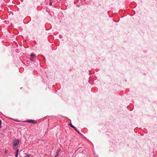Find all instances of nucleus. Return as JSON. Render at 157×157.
I'll use <instances>...</instances> for the list:
<instances>
[{
  "label": "nucleus",
  "instance_id": "f257e3e1",
  "mask_svg": "<svg viewBox=\"0 0 157 157\" xmlns=\"http://www.w3.org/2000/svg\"><path fill=\"white\" fill-rule=\"evenodd\" d=\"M19 142L18 140H15L13 143V146L14 149H16L17 147V145L19 144Z\"/></svg>",
  "mask_w": 157,
  "mask_h": 157
},
{
  "label": "nucleus",
  "instance_id": "f03ea898",
  "mask_svg": "<svg viewBox=\"0 0 157 157\" xmlns=\"http://www.w3.org/2000/svg\"><path fill=\"white\" fill-rule=\"evenodd\" d=\"M69 125L71 126V127H72L73 128H74L76 131L78 133H79L77 131V130L76 129V128L73 125H72L71 124H69Z\"/></svg>",
  "mask_w": 157,
  "mask_h": 157
},
{
  "label": "nucleus",
  "instance_id": "7ed1b4c3",
  "mask_svg": "<svg viewBox=\"0 0 157 157\" xmlns=\"http://www.w3.org/2000/svg\"><path fill=\"white\" fill-rule=\"evenodd\" d=\"M27 122L29 123H31L33 124L35 122L33 120H28Z\"/></svg>",
  "mask_w": 157,
  "mask_h": 157
},
{
  "label": "nucleus",
  "instance_id": "20e7f679",
  "mask_svg": "<svg viewBox=\"0 0 157 157\" xmlns=\"http://www.w3.org/2000/svg\"><path fill=\"white\" fill-rule=\"evenodd\" d=\"M18 151V149H17L16 151V152H15L16 157H17Z\"/></svg>",
  "mask_w": 157,
  "mask_h": 157
},
{
  "label": "nucleus",
  "instance_id": "39448f33",
  "mask_svg": "<svg viewBox=\"0 0 157 157\" xmlns=\"http://www.w3.org/2000/svg\"><path fill=\"white\" fill-rule=\"evenodd\" d=\"M34 56V55L33 54V53H32L31 54L30 56L31 57V58H33Z\"/></svg>",
  "mask_w": 157,
  "mask_h": 157
},
{
  "label": "nucleus",
  "instance_id": "423d86ee",
  "mask_svg": "<svg viewBox=\"0 0 157 157\" xmlns=\"http://www.w3.org/2000/svg\"><path fill=\"white\" fill-rule=\"evenodd\" d=\"M60 151V150H57V152H56V154H58V155H59V152Z\"/></svg>",
  "mask_w": 157,
  "mask_h": 157
},
{
  "label": "nucleus",
  "instance_id": "0eeeda50",
  "mask_svg": "<svg viewBox=\"0 0 157 157\" xmlns=\"http://www.w3.org/2000/svg\"><path fill=\"white\" fill-rule=\"evenodd\" d=\"M52 2H49V5L50 6H52Z\"/></svg>",
  "mask_w": 157,
  "mask_h": 157
},
{
  "label": "nucleus",
  "instance_id": "6e6552de",
  "mask_svg": "<svg viewBox=\"0 0 157 157\" xmlns=\"http://www.w3.org/2000/svg\"><path fill=\"white\" fill-rule=\"evenodd\" d=\"M25 157H30V156L29 155H27Z\"/></svg>",
  "mask_w": 157,
  "mask_h": 157
},
{
  "label": "nucleus",
  "instance_id": "1a4fd4ad",
  "mask_svg": "<svg viewBox=\"0 0 157 157\" xmlns=\"http://www.w3.org/2000/svg\"><path fill=\"white\" fill-rule=\"evenodd\" d=\"M1 121L0 120V127H1Z\"/></svg>",
  "mask_w": 157,
  "mask_h": 157
},
{
  "label": "nucleus",
  "instance_id": "9d476101",
  "mask_svg": "<svg viewBox=\"0 0 157 157\" xmlns=\"http://www.w3.org/2000/svg\"><path fill=\"white\" fill-rule=\"evenodd\" d=\"M7 151H7V150H5V153H6L7 152Z\"/></svg>",
  "mask_w": 157,
  "mask_h": 157
},
{
  "label": "nucleus",
  "instance_id": "9b49d317",
  "mask_svg": "<svg viewBox=\"0 0 157 157\" xmlns=\"http://www.w3.org/2000/svg\"><path fill=\"white\" fill-rule=\"evenodd\" d=\"M58 155L56 154V155L54 156V157H58Z\"/></svg>",
  "mask_w": 157,
  "mask_h": 157
},
{
  "label": "nucleus",
  "instance_id": "f8f14e48",
  "mask_svg": "<svg viewBox=\"0 0 157 157\" xmlns=\"http://www.w3.org/2000/svg\"><path fill=\"white\" fill-rule=\"evenodd\" d=\"M12 119V120H14V121H17V122H19V121H17V120H14V119Z\"/></svg>",
  "mask_w": 157,
  "mask_h": 157
},
{
  "label": "nucleus",
  "instance_id": "ddd939ff",
  "mask_svg": "<svg viewBox=\"0 0 157 157\" xmlns=\"http://www.w3.org/2000/svg\"><path fill=\"white\" fill-rule=\"evenodd\" d=\"M50 1V2H52V3L53 2H52V0H49Z\"/></svg>",
  "mask_w": 157,
  "mask_h": 157
},
{
  "label": "nucleus",
  "instance_id": "4468645a",
  "mask_svg": "<svg viewBox=\"0 0 157 157\" xmlns=\"http://www.w3.org/2000/svg\"><path fill=\"white\" fill-rule=\"evenodd\" d=\"M31 60H32V59H31Z\"/></svg>",
  "mask_w": 157,
  "mask_h": 157
}]
</instances>
